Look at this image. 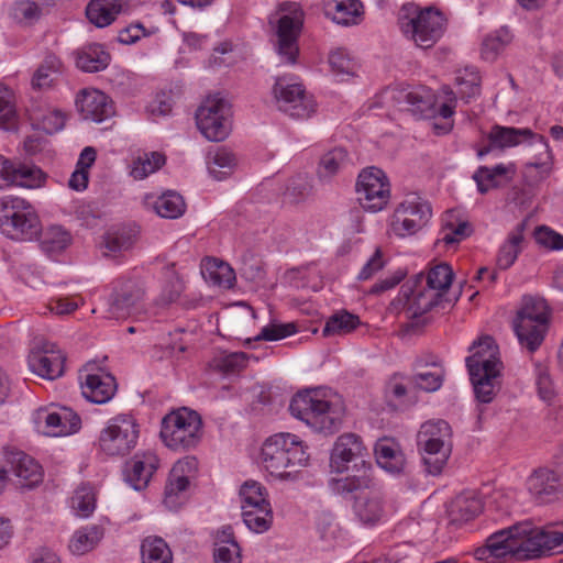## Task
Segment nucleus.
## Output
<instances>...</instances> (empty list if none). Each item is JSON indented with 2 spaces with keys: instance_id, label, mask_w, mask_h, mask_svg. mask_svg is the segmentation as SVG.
I'll list each match as a JSON object with an SVG mask.
<instances>
[{
  "instance_id": "nucleus-43",
  "label": "nucleus",
  "mask_w": 563,
  "mask_h": 563,
  "mask_svg": "<svg viewBox=\"0 0 563 563\" xmlns=\"http://www.w3.org/2000/svg\"><path fill=\"white\" fill-rule=\"evenodd\" d=\"M523 242V233L520 227H517L508 235L506 242L500 246L497 256V266L500 269H508L516 262L518 254L521 252Z\"/></svg>"
},
{
  "instance_id": "nucleus-40",
  "label": "nucleus",
  "mask_w": 563,
  "mask_h": 563,
  "mask_svg": "<svg viewBox=\"0 0 563 563\" xmlns=\"http://www.w3.org/2000/svg\"><path fill=\"white\" fill-rule=\"evenodd\" d=\"M235 165L236 159L234 155L227 148L222 147L208 153V172L216 180H222L229 176Z\"/></svg>"
},
{
  "instance_id": "nucleus-24",
  "label": "nucleus",
  "mask_w": 563,
  "mask_h": 563,
  "mask_svg": "<svg viewBox=\"0 0 563 563\" xmlns=\"http://www.w3.org/2000/svg\"><path fill=\"white\" fill-rule=\"evenodd\" d=\"M30 202L19 196L7 195L0 198V231L7 238L14 240L18 235L19 218H24V224H32V217L29 216Z\"/></svg>"
},
{
  "instance_id": "nucleus-59",
  "label": "nucleus",
  "mask_w": 563,
  "mask_h": 563,
  "mask_svg": "<svg viewBox=\"0 0 563 563\" xmlns=\"http://www.w3.org/2000/svg\"><path fill=\"white\" fill-rule=\"evenodd\" d=\"M96 506V498L93 490L90 486H81L76 489L71 497V507L76 511L77 516L87 518L89 517Z\"/></svg>"
},
{
  "instance_id": "nucleus-16",
  "label": "nucleus",
  "mask_w": 563,
  "mask_h": 563,
  "mask_svg": "<svg viewBox=\"0 0 563 563\" xmlns=\"http://www.w3.org/2000/svg\"><path fill=\"white\" fill-rule=\"evenodd\" d=\"M367 449L363 443L362 438L356 433H343L334 442L330 455V466L335 473H344L349 471L350 464L354 466L361 465L363 472H371V464L366 463Z\"/></svg>"
},
{
  "instance_id": "nucleus-13",
  "label": "nucleus",
  "mask_w": 563,
  "mask_h": 563,
  "mask_svg": "<svg viewBox=\"0 0 563 563\" xmlns=\"http://www.w3.org/2000/svg\"><path fill=\"white\" fill-rule=\"evenodd\" d=\"M432 217L430 203L417 195H408L396 208L391 221V232L400 238L417 233Z\"/></svg>"
},
{
  "instance_id": "nucleus-48",
  "label": "nucleus",
  "mask_w": 563,
  "mask_h": 563,
  "mask_svg": "<svg viewBox=\"0 0 563 563\" xmlns=\"http://www.w3.org/2000/svg\"><path fill=\"white\" fill-rule=\"evenodd\" d=\"M31 119L37 129L43 130L47 134H54L65 125V114L60 110L52 108L33 110Z\"/></svg>"
},
{
  "instance_id": "nucleus-52",
  "label": "nucleus",
  "mask_w": 563,
  "mask_h": 563,
  "mask_svg": "<svg viewBox=\"0 0 563 563\" xmlns=\"http://www.w3.org/2000/svg\"><path fill=\"white\" fill-rule=\"evenodd\" d=\"M363 13V4L360 0H342L335 3L332 20L341 25L357 24Z\"/></svg>"
},
{
  "instance_id": "nucleus-27",
  "label": "nucleus",
  "mask_w": 563,
  "mask_h": 563,
  "mask_svg": "<svg viewBox=\"0 0 563 563\" xmlns=\"http://www.w3.org/2000/svg\"><path fill=\"white\" fill-rule=\"evenodd\" d=\"M65 356L54 350L53 345L45 346L41 351H33L27 357L30 369L46 379H55L64 373Z\"/></svg>"
},
{
  "instance_id": "nucleus-9",
  "label": "nucleus",
  "mask_w": 563,
  "mask_h": 563,
  "mask_svg": "<svg viewBox=\"0 0 563 563\" xmlns=\"http://www.w3.org/2000/svg\"><path fill=\"white\" fill-rule=\"evenodd\" d=\"M549 320L548 306L543 299L523 297L522 306L514 320V330L521 346L530 352L542 343Z\"/></svg>"
},
{
  "instance_id": "nucleus-57",
  "label": "nucleus",
  "mask_w": 563,
  "mask_h": 563,
  "mask_svg": "<svg viewBox=\"0 0 563 563\" xmlns=\"http://www.w3.org/2000/svg\"><path fill=\"white\" fill-rule=\"evenodd\" d=\"M311 188L308 177L298 175L289 179L284 191V201L291 205L299 203L310 195Z\"/></svg>"
},
{
  "instance_id": "nucleus-56",
  "label": "nucleus",
  "mask_w": 563,
  "mask_h": 563,
  "mask_svg": "<svg viewBox=\"0 0 563 563\" xmlns=\"http://www.w3.org/2000/svg\"><path fill=\"white\" fill-rule=\"evenodd\" d=\"M453 280V271L446 263H441L432 267L426 277L427 286L442 294L448 290Z\"/></svg>"
},
{
  "instance_id": "nucleus-51",
  "label": "nucleus",
  "mask_w": 563,
  "mask_h": 563,
  "mask_svg": "<svg viewBox=\"0 0 563 563\" xmlns=\"http://www.w3.org/2000/svg\"><path fill=\"white\" fill-rule=\"evenodd\" d=\"M206 278L217 286L231 287L235 279L234 272L229 264L217 258H209L205 264Z\"/></svg>"
},
{
  "instance_id": "nucleus-17",
  "label": "nucleus",
  "mask_w": 563,
  "mask_h": 563,
  "mask_svg": "<svg viewBox=\"0 0 563 563\" xmlns=\"http://www.w3.org/2000/svg\"><path fill=\"white\" fill-rule=\"evenodd\" d=\"M423 275L419 274L412 282H407L400 288L397 301L404 306L408 318H419L431 308L440 305L442 294L429 287L423 288Z\"/></svg>"
},
{
  "instance_id": "nucleus-5",
  "label": "nucleus",
  "mask_w": 563,
  "mask_h": 563,
  "mask_svg": "<svg viewBox=\"0 0 563 563\" xmlns=\"http://www.w3.org/2000/svg\"><path fill=\"white\" fill-rule=\"evenodd\" d=\"M333 490L342 496L356 495L353 506L354 514L361 523L373 527L385 515L384 497L377 481L372 474L347 476L333 483Z\"/></svg>"
},
{
  "instance_id": "nucleus-19",
  "label": "nucleus",
  "mask_w": 563,
  "mask_h": 563,
  "mask_svg": "<svg viewBox=\"0 0 563 563\" xmlns=\"http://www.w3.org/2000/svg\"><path fill=\"white\" fill-rule=\"evenodd\" d=\"M46 179L41 168L12 162L0 155V190L12 186L38 188Z\"/></svg>"
},
{
  "instance_id": "nucleus-60",
  "label": "nucleus",
  "mask_w": 563,
  "mask_h": 563,
  "mask_svg": "<svg viewBox=\"0 0 563 563\" xmlns=\"http://www.w3.org/2000/svg\"><path fill=\"white\" fill-rule=\"evenodd\" d=\"M70 242L69 233L62 227L53 225L44 234L42 245L48 252H59Z\"/></svg>"
},
{
  "instance_id": "nucleus-3",
  "label": "nucleus",
  "mask_w": 563,
  "mask_h": 563,
  "mask_svg": "<svg viewBox=\"0 0 563 563\" xmlns=\"http://www.w3.org/2000/svg\"><path fill=\"white\" fill-rule=\"evenodd\" d=\"M289 411L311 429L333 433L342 424L345 407L339 397L327 398L317 390H306L291 398Z\"/></svg>"
},
{
  "instance_id": "nucleus-28",
  "label": "nucleus",
  "mask_w": 563,
  "mask_h": 563,
  "mask_svg": "<svg viewBox=\"0 0 563 563\" xmlns=\"http://www.w3.org/2000/svg\"><path fill=\"white\" fill-rule=\"evenodd\" d=\"M560 486L559 476L549 468H539L527 479L528 490L539 504L554 500L559 495Z\"/></svg>"
},
{
  "instance_id": "nucleus-45",
  "label": "nucleus",
  "mask_w": 563,
  "mask_h": 563,
  "mask_svg": "<svg viewBox=\"0 0 563 563\" xmlns=\"http://www.w3.org/2000/svg\"><path fill=\"white\" fill-rule=\"evenodd\" d=\"M102 533L97 526L77 530L70 539L69 550L76 555L91 551L101 540Z\"/></svg>"
},
{
  "instance_id": "nucleus-1",
  "label": "nucleus",
  "mask_w": 563,
  "mask_h": 563,
  "mask_svg": "<svg viewBox=\"0 0 563 563\" xmlns=\"http://www.w3.org/2000/svg\"><path fill=\"white\" fill-rule=\"evenodd\" d=\"M563 544V521L544 527H534L529 521L519 522L499 530L476 551L479 560L495 558L536 559L549 554Z\"/></svg>"
},
{
  "instance_id": "nucleus-38",
  "label": "nucleus",
  "mask_w": 563,
  "mask_h": 563,
  "mask_svg": "<svg viewBox=\"0 0 563 563\" xmlns=\"http://www.w3.org/2000/svg\"><path fill=\"white\" fill-rule=\"evenodd\" d=\"M62 67L63 64L56 55H46L33 75L32 86L37 89L49 88L60 76Z\"/></svg>"
},
{
  "instance_id": "nucleus-42",
  "label": "nucleus",
  "mask_w": 563,
  "mask_h": 563,
  "mask_svg": "<svg viewBox=\"0 0 563 563\" xmlns=\"http://www.w3.org/2000/svg\"><path fill=\"white\" fill-rule=\"evenodd\" d=\"M331 71L339 80H345L356 75L358 65L355 58L344 48H336L328 58Z\"/></svg>"
},
{
  "instance_id": "nucleus-4",
  "label": "nucleus",
  "mask_w": 563,
  "mask_h": 563,
  "mask_svg": "<svg viewBox=\"0 0 563 563\" xmlns=\"http://www.w3.org/2000/svg\"><path fill=\"white\" fill-rule=\"evenodd\" d=\"M262 464L272 475L295 481L309 455L302 441L291 433H276L265 440L261 452Z\"/></svg>"
},
{
  "instance_id": "nucleus-54",
  "label": "nucleus",
  "mask_w": 563,
  "mask_h": 563,
  "mask_svg": "<svg viewBox=\"0 0 563 563\" xmlns=\"http://www.w3.org/2000/svg\"><path fill=\"white\" fill-rule=\"evenodd\" d=\"M511 36L505 29L487 35L482 43L481 55L487 62H494L510 42Z\"/></svg>"
},
{
  "instance_id": "nucleus-21",
  "label": "nucleus",
  "mask_w": 563,
  "mask_h": 563,
  "mask_svg": "<svg viewBox=\"0 0 563 563\" xmlns=\"http://www.w3.org/2000/svg\"><path fill=\"white\" fill-rule=\"evenodd\" d=\"M143 289L135 283H126L114 290L108 299V317L125 319L142 310Z\"/></svg>"
},
{
  "instance_id": "nucleus-26",
  "label": "nucleus",
  "mask_w": 563,
  "mask_h": 563,
  "mask_svg": "<svg viewBox=\"0 0 563 563\" xmlns=\"http://www.w3.org/2000/svg\"><path fill=\"white\" fill-rule=\"evenodd\" d=\"M76 106L85 120L102 122L114 114L113 101L98 89H84L76 98Z\"/></svg>"
},
{
  "instance_id": "nucleus-8",
  "label": "nucleus",
  "mask_w": 563,
  "mask_h": 563,
  "mask_svg": "<svg viewBox=\"0 0 563 563\" xmlns=\"http://www.w3.org/2000/svg\"><path fill=\"white\" fill-rule=\"evenodd\" d=\"M201 428L202 421L196 411L180 408L163 418L161 438L164 444L172 450H189L199 443Z\"/></svg>"
},
{
  "instance_id": "nucleus-18",
  "label": "nucleus",
  "mask_w": 563,
  "mask_h": 563,
  "mask_svg": "<svg viewBox=\"0 0 563 563\" xmlns=\"http://www.w3.org/2000/svg\"><path fill=\"white\" fill-rule=\"evenodd\" d=\"M81 390L86 399L95 404L108 402L117 391L114 377L95 363H87L80 374Z\"/></svg>"
},
{
  "instance_id": "nucleus-6",
  "label": "nucleus",
  "mask_w": 563,
  "mask_h": 563,
  "mask_svg": "<svg viewBox=\"0 0 563 563\" xmlns=\"http://www.w3.org/2000/svg\"><path fill=\"white\" fill-rule=\"evenodd\" d=\"M397 23L405 37L423 49L432 47L442 37L446 26L442 12L432 7L419 9L415 3L401 5Z\"/></svg>"
},
{
  "instance_id": "nucleus-31",
  "label": "nucleus",
  "mask_w": 563,
  "mask_h": 563,
  "mask_svg": "<svg viewBox=\"0 0 563 563\" xmlns=\"http://www.w3.org/2000/svg\"><path fill=\"white\" fill-rule=\"evenodd\" d=\"M111 55L100 44H88L75 52L76 66L85 73H98L106 69Z\"/></svg>"
},
{
  "instance_id": "nucleus-25",
  "label": "nucleus",
  "mask_w": 563,
  "mask_h": 563,
  "mask_svg": "<svg viewBox=\"0 0 563 563\" xmlns=\"http://www.w3.org/2000/svg\"><path fill=\"white\" fill-rule=\"evenodd\" d=\"M470 351L472 355L466 358L468 374L475 373V375H478L479 372L503 369L498 346L492 336L481 338L471 345Z\"/></svg>"
},
{
  "instance_id": "nucleus-62",
  "label": "nucleus",
  "mask_w": 563,
  "mask_h": 563,
  "mask_svg": "<svg viewBox=\"0 0 563 563\" xmlns=\"http://www.w3.org/2000/svg\"><path fill=\"white\" fill-rule=\"evenodd\" d=\"M15 109L11 91L0 86V128L10 130L14 125Z\"/></svg>"
},
{
  "instance_id": "nucleus-35",
  "label": "nucleus",
  "mask_w": 563,
  "mask_h": 563,
  "mask_svg": "<svg viewBox=\"0 0 563 563\" xmlns=\"http://www.w3.org/2000/svg\"><path fill=\"white\" fill-rule=\"evenodd\" d=\"M214 563H241V548L233 537L230 527L220 531L214 541Z\"/></svg>"
},
{
  "instance_id": "nucleus-33",
  "label": "nucleus",
  "mask_w": 563,
  "mask_h": 563,
  "mask_svg": "<svg viewBox=\"0 0 563 563\" xmlns=\"http://www.w3.org/2000/svg\"><path fill=\"white\" fill-rule=\"evenodd\" d=\"M189 478L185 475V467L178 462L170 471L164 490V504L169 509H177L189 487Z\"/></svg>"
},
{
  "instance_id": "nucleus-7",
  "label": "nucleus",
  "mask_w": 563,
  "mask_h": 563,
  "mask_svg": "<svg viewBox=\"0 0 563 563\" xmlns=\"http://www.w3.org/2000/svg\"><path fill=\"white\" fill-rule=\"evenodd\" d=\"M269 25L276 34V52L282 63L294 65L299 54L298 40L303 25V11L298 2H280L269 15Z\"/></svg>"
},
{
  "instance_id": "nucleus-44",
  "label": "nucleus",
  "mask_w": 563,
  "mask_h": 563,
  "mask_svg": "<svg viewBox=\"0 0 563 563\" xmlns=\"http://www.w3.org/2000/svg\"><path fill=\"white\" fill-rule=\"evenodd\" d=\"M155 212L166 219H176L185 212V201L183 197L175 191H167L157 197L153 203Z\"/></svg>"
},
{
  "instance_id": "nucleus-61",
  "label": "nucleus",
  "mask_w": 563,
  "mask_h": 563,
  "mask_svg": "<svg viewBox=\"0 0 563 563\" xmlns=\"http://www.w3.org/2000/svg\"><path fill=\"white\" fill-rule=\"evenodd\" d=\"M32 217V224L30 227H26L27 224L25 223L24 224V218L21 216V218H19V222H18V235H15V241H33L35 239L38 238V235L41 234L42 232V223H41V220H40V217L35 210V208L30 203V212H29V216H26L27 218L29 217Z\"/></svg>"
},
{
  "instance_id": "nucleus-30",
  "label": "nucleus",
  "mask_w": 563,
  "mask_h": 563,
  "mask_svg": "<svg viewBox=\"0 0 563 563\" xmlns=\"http://www.w3.org/2000/svg\"><path fill=\"white\" fill-rule=\"evenodd\" d=\"M482 510V500L473 492H465L450 503L448 507L449 521L451 525L460 527L477 517Z\"/></svg>"
},
{
  "instance_id": "nucleus-10",
  "label": "nucleus",
  "mask_w": 563,
  "mask_h": 563,
  "mask_svg": "<svg viewBox=\"0 0 563 563\" xmlns=\"http://www.w3.org/2000/svg\"><path fill=\"white\" fill-rule=\"evenodd\" d=\"M419 445L423 449L426 471L439 475L452 451V430L444 420L428 421L421 426Z\"/></svg>"
},
{
  "instance_id": "nucleus-29",
  "label": "nucleus",
  "mask_w": 563,
  "mask_h": 563,
  "mask_svg": "<svg viewBox=\"0 0 563 563\" xmlns=\"http://www.w3.org/2000/svg\"><path fill=\"white\" fill-rule=\"evenodd\" d=\"M374 454L379 467L393 475L402 474L406 470V457L399 443L391 438L378 439Z\"/></svg>"
},
{
  "instance_id": "nucleus-23",
  "label": "nucleus",
  "mask_w": 563,
  "mask_h": 563,
  "mask_svg": "<svg viewBox=\"0 0 563 563\" xmlns=\"http://www.w3.org/2000/svg\"><path fill=\"white\" fill-rule=\"evenodd\" d=\"M158 466L159 459L154 452L136 453L124 464V481L135 490H142L147 487Z\"/></svg>"
},
{
  "instance_id": "nucleus-46",
  "label": "nucleus",
  "mask_w": 563,
  "mask_h": 563,
  "mask_svg": "<svg viewBox=\"0 0 563 563\" xmlns=\"http://www.w3.org/2000/svg\"><path fill=\"white\" fill-rule=\"evenodd\" d=\"M358 324L360 319L357 316L346 310H341L328 319L322 333L324 336L343 335L355 330Z\"/></svg>"
},
{
  "instance_id": "nucleus-53",
  "label": "nucleus",
  "mask_w": 563,
  "mask_h": 563,
  "mask_svg": "<svg viewBox=\"0 0 563 563\" xmlns=\"http://www.w3.org/2000/svg\"><path fill=\"white\" fill-rule=\"evenodd\" d=\"M482 78L476 68H465L464 73L456 77L459 95L465 101L476 98L481 93Z\"/></svg>"
},
{
  "instance_id": "nucleus-12",
  "label": "nucleus",
  "mask_w": 563,
  "mask_h": 563,
  "mask_svg": "<svg viewBox=\"0 0 563 563\" xmlns=\"http://www.w3.org/2000/svg\"><path fill=\"white\" fill-rule=\"evenodd\" d=\"M231 107L222 98L209 97L196 112V123L202 135L211 142H221L231 131Z\"/></svg>"
},
{
  "instance_id": "nucleus-37",
  "label": "nucleus",
  "mask_w": 563,
  "mask_h": 563,
  "mask_svg": "<svg viewBox=\"0 0 563 563\" xmlns=\"http://www.w3.org/2000/svg\"><path fill=\"white\" fill-rule=\"evenodd\" d=\"M470 374L475 396L484 404L490 402L500 389L501 385V371L495 369L493 372H479Z\"/></svg>"
},
{
  "instance_id": "nucleus-49",
  "label": "nucleus",
  "mask_w": 563,
  "mask_h": 563,
  "mask_svg": "<svg viewBox=\"0 0 563 563\" xmlns=\"http://www.w3.org/2000/svg\"><path fill=\"white\" fill-rule=\"evenodd\" d=\"M242 518L251 531L263 533L271 528L273 522L272 506L264 505L255 509H242Z\"/></svg>"
},
{
  "instance_id": "nucleus-58",
  "label": "nucleus",
  "mask_w": 563,
  "mask_h": 563,
  "mask_svg": "<svg viewBox=\"0 0 563 563\" xmlns=\"http://www.w3.org/2000/svg\"><path fill=\"white\" fill-rule=\"evenodd\" d=\"M41 15V8L30 0L15 1L9 8V16L18 23H32Z\"/></svg>"
},
{
  "instance_id": "nucleus-41",
  "label": "nucleus",
  "mask_w": 563,
  "mask_h": 563,
  "mask_svg": "<svg viewBox=\"0 0 563 563\" xmlns=\"http://www.w3.org/2000/svg\"><path fill=\"white\" fill-rule=\"evenodd\" d=\"M165 164V156L159 152L142 153L131 164L130 175L135 180H142L157 172Z\"/></svg>"
},
{
  "instance_id": "nucleus-2",
  "label": "nucleus",
  "mask_w": 563,
  "mask_h": 563,
  "mask_svg": "<svg viewBox=\"0 0 563 563\" xmlns=\"http://www.w3.org/2000/svg\"><path fill=\"white\" fill-rule=\"evenodd\" d=\"M488 141L496 150L515 147L523 143L531 145L536 152L533 159L525 165L523 176L528 184L534 185L547 179L553 169V154L543 135L528 128L494 125L488 133Z\"/></svg>"
},
{
  "instance_id": "nucleus-55",
  "label": "nucleus",
  "mask_w": 563,
  "mask_h": 563,
  "mask_svg": "<svg viewBox=\"0 0 563 563\" xmlns=\"http://www.w3.org/2000/svg\"><path fill=\"white\" fill-rule=\"evenodd\" d=\"M471 233L472 228L467 221H459L457 223H454L452 221L444 220L440 238L437 242H441L444 245L457 244L470 236Z\"/></svg>"
},
{
  "instance_id": "nucleus-50",
  "label": "nucleus",
  "mask_w": 563,
  "mask_h": 563,
  "mask_svg": "<svg viewBox=\"0 0 563 563\" xmlns=\"http://www.w3.org/2000/svg\"><path fill=\"white\" fill-rule=\"evenodd\" d=\"M349 162L347 153L342 147H335L325 153L318 167V175L321 179H330Z\"/></svg>"
},
{
  "instance_id": "nucleus-32",
  "label": "nucleus",
  "mask_w": 563,
  "mask_h": 563,
  "mask_svg": "<svg viewBox=\"0 0 563 563\" xmlns=\"http://www.w3.org/2000/svg\"><path fill=\"white\" fill-rule=\"evenodd\" d=\"M137 230L135 227L121 225L111 228L103 235L104 256H115L129 251L135 243Z\"/></svg>"
},
{
  "instance_id": "nucleus-22",
  "label": "nucleus",
  "mask_w": 563,
  "mask_h": 563,
  "mask_svg": "<svg viewBox=\"0 0 563 563\" xmlns=\"http://www.w3.org/2000/svg\"><path fill=\"white\" fill-rule=\"evenodd\" d=\"M36 423H45V433L64 437L77 432L81 427L80 417L70 408L40 409L35 416Z\"/></svg>"
},
{
  "instance_id": "nucleus-36",
  "label": "nucleus",
  "mask_w": 563,
  "mask_h": 563,
  "mask_svg": "<svg viewBox=\"0 0 563 563\" xmlns=\"http://www.w3.org/2000/svg\"><path fill=\"white\" fill-rule=\"evenodd\" d=\"M121 8V0H91L86 8V15L96 26L104 27L115 20Z\"/></svg>"
},
{
  "instance_id": "nucleus-39",
  "label": "nucleus",
  "mask_w": 563,
  "mask_h": 563,
  "mask_svg": "<svg viewBox=\"0 0 563 563\" xmlns=\"http://www.w3.org/2000/svg\"><path fill=\"white\" fill-rule=\"evenodd\" d=\"M142 563H173V553L159 537H147L141 544Z\"/></svg>"
},
{
  "instance_id": "nucleus-64",
  "label": "nucleus",
  "mask_w": 563,
  "mask_h": 563,
  "mask_svg": "<svg viewBox=\"0 0 563 563\" xmlns=\"http://www.w3.org/2000/svg\"><path fill=\"white\" fill-rule=\"evenodd\" d=\"M412 383L415 386L424 391H435L442 385V372L435 369L433 372L427 371L415 375Z\"/></svg>"
},
{
  "instance_id": "nucleus-47",
  "label": "nucleus",
  "mask_w": 563,
  "mask_h": 563,
  "mask_svg": "<svg viewBox=\"0 0 563 563\" xmlns=\"http://www.w3.org/2000/svg\"><path fill=\"white\" fill-rule=\"evenodd\" d=\"M241 509H255L271 505L266 488L256 481H246L240 488Z\"/></svg>"
},
{
  "instance_id": "nucleus-63",
  "label": "nucleus",
  "mask_w": 563,
  "mask_h": 563,
  "mask_svg": "<svg viewBox=\"0 0 563 563\" xmlns=\"http://www.w3.org/2000/svg\"><path fill=\"white\" fill-rule=\"evenodd\" d=\"M247 355L244 352L224 354L217 361V367L224 374L240 372L246 366Z\"/></svg>"
},
{
  "instance_id": "nucleus-14",
  "label": "nucleus",
  "mask_w": 563,
  "mask_h": 563,
  "mask_svg": "<svg viewBox=\"0 0 563 563\" xmlns=\"http://www.w3.org/2000/svg\"><path fill=\"white\" fill-rule=\"evenodd\" d=\"M277 108L295 119H307L316 112L317 103L301 84H290L278 78L273 87Z\"/></svg>"
},
{
  "instance_id": "nucleus-15",
  "label": "nucleus",
  "mask_w": 563,
  "mask_h": 563,
  "mask_svg": "<svg viewBox=\"0 0 563 563\" xmlns=\"http://www.w3.org/2000/svg\"><path fill=\"white\" fill-rule=\"evenodd\" d=\"M357 199L365 210H383L390 198V186L385 173L377 167L365 168L356 183Z\"/></svg>"
},
{
  "instance_id": "nucleus-20",
  "label": "nucleus",
  "mask_w": 563,
  "mask_h": 563,
  "mask_svg": "<svg viewBox=\"0 0 563 563\" xmlns=\"http://www.w3.org/2000/svg\"><path fill=\"white\" fill-rule=\"evenodd\" d=\"M10 464L8 478L19 488H33L43 481L42 466L30 455L21 451L8 455Z\"/></svg>"
},
{
  "instance_id": "nucleus-11",
  "label": "nucleus",
  "mask_w": 563,
  "mask_h": 563,
  "mask_svg": "<svg viewBox=\"0 0 563 563\" xmlns=\"http://www.w3.org/2000/svg\"><path fill=\"white\" fill-rule=\"evenodd\" d=\"M140 424L128 413L109 419L98 437V446L108 456H125L137 444Z\"/></svg>"
},
{
  "instance_id": "nucleus-34",
  "label": "nucleus",
  "mask_w": 563,
  "mask_h": 563,
  "mask_svg": "<svg viewBox=\"0 0 563 563\" xmlns=\"http://www.w3.org/2000/svg\"><path fill=\"white\" fill-rule=\"evenodd\" d=\"M393 99L401 110L423 114L431 104L430 91L424 87L404 88L394 92Z\"/></svg>"
}]
</instances>
